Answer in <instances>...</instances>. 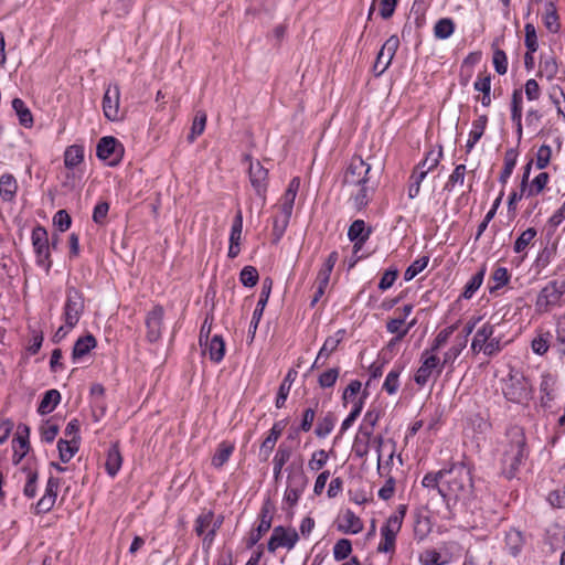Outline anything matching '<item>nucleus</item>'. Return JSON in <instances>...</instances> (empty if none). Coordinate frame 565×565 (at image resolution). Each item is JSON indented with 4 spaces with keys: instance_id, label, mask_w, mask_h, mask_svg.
<instances>
[{
    "instance_id": "nucleus-25",
    "label": "nucleus",
    "mask_w": 565,
    "mask_h": 565,
    "mask_svg": "<svg viewBox=\"0 0 565 565\" xmlns=\"http://www.w3.org/2000/svg\"><path fill=\"white\" fill-rule=\"evenodd\" d=\"M371 230L365 227L363 220H355L349 227L348 237L354 242L355 252L359 250L367 241Z\"/></svg>"
},
{
    "instance_id": "nucleus-40",
    "label": "nucleus",
    "mask_w": 565,
    "mask_h": 565,
    "mask_svg": "<svg viewBox=\"0 0 565 565\" xmlns=\"http://www.w3.org/2000/svg\"><path fill=\"white\" fill-rule=\"evenodd\" d=\"M355 190L351 191V200L353 201V204L356 209L361 210L362 207L366 206L369 203L372 188H370L367 184L362 185H352Z\"/></svg>"
},
{
    "instance_id": "nucleus-52",
    "label": "nucleus",
    "mask_w": 565,
    "mask_h": 565,
    "mask_svg": "<svg viewBox=\"0 0 565 565\" xmlns=\"http://www.w3.org/2000/svg\"><path fill=\"white\" fill-rule=\"evenodd\" d=\"M457 327H458V324L455 323V324H451V326L440 330L437 333V335L435 337V339L431 343V347L428 351L436 354L437 351L448 342L449 338L455 332Z\"/></svg>"
},
{
    "instance_id": "nucleus-26",
    "label": "nucleus",
    "mask_w": 565,
    "mask_h": 565,
    "mask_svg": "<svg viewBox=\"0 0 565 565\" xmlns=\"http://www.w3.org/2000/svg\"><path fill=\"white\" fill-rule=\"evenodd\" d=\"M292 449L289 445L281 443L273 458V476L276 481L281 478L282 468L289 461Z\"/></svg>"
},
{
    "instance_id": "nucleus-20",
    "label": "nucleus",
    "mask_w": 565,
    "mask_h": 565,
    "mask_svg": "<svg viewBox=\"0 0 565 565\" xmlns=\"http://www.w3.org/2000/svg\"><path fill=\"white\" fill-rule=\"evenodd\" d=\"M451 548L452 546H444L440 550H425L419 555V563L422 565H448L452 562Z\"/></svg>"
},
{
    "instance_id": "nucleus-1",
    "label": "nucleus",
    "mask_w": 565,
    "mask_h": 565,
    "mask_svg": "<svg viewBox=\"0 0 565 565\" xmlns=\"http://www.w3.org/2000/svg\"><path fill=\"white\" fill-rule=\"evenodd\" d=\"M443 499L449 503L462 502L467 504L475 497L472 471L463 462L452 463L444 471V486L440 490Z\"/></svg>"
},
{
    "instance_id": "nucleus-11",
    "label": "nucleus",
    "mask_w": 565,
    "mask_h": 565,
    "mask_svg": "<svg viewBox=\"0 0 565 565\" xmlns=\"http://www.w3.org/2000/svg\"><path fill=\"white\" fill-rule=\"evenodd\" d=\"M399 531L401 516H388L380 530L381 540L377 545V552L393 554L395 552L396 536Z\"/></svg>"
},
{
    "instance_id": "nucleus-24",
    "label": "nucleus",
    "mask_w": 565,
    "mask_h": 565,
    "mask_svg": "<svg viewBox=\"0 0 565 565\" xmlns=\"http://www.w3.org/2000/svg\"><path fill=\"white\" fill-rule=\"evenodd\" d=\"M203 354H207L214 363H220L225 355V342L222 335L215 334L210 340L203 341Z\"/></svg>"
},
{
    "instance_id": "nucleus-53",
    "label": "nucleus",
    "mask_w": 565,
    "mask_h": 565,
    "mask_svg": "<svg viewBox=\"0 0 565 565\" xmlns=\"http://www.w3.org/2000/svg\"><path fill=\"white\" fill-rule=\"evenodd\" d=\"M427 175V170H418L414 169L411 178H409V186H408V198L415 199L420 191V184Z\"/></svg>"
},
{
    "instance_id": "nucleus-39",
    "label": "nucleus",
    "mask_w": 565,
    "mask_h": 565,
    "mask_svg": "<svg viewBox=\"0 0 565 565\" xmlns=\"http://www.w3.org/2000/svg\"><path fill=\"white\" fill-rule=\"evenodd\" d=\"M296 375H297L296 371L289 370L287 375H286V377H285V380L280 384L279 390H278V394H277V397H276V402H275L277 408H281V407L285 406V403H286L287 397H288L289 392H290L291 384L295 381Z\"/></svg>"
},
{
    "instance_id": "nucleus-49",
    "label": "nucleus",
    "mask_w": 565,
    "mask_h": 565,
    "mask_svg": "<svg viewBox=\"0 0 565 565\" xmlns=\"http://www.w3.org/2000/svg\"><path fill=\"white\" fill-rule=\"evenodd\" d=\"M233 451H234V446L232 444H227V443L220 444L216 452L214 454V456L212 458V465L215 468H221L223 465H225L228 461Z\"/></svg>"
},
{
    "instance_id": "nucleus-33",
    "label": "nucleus",
    "mask_w": 565,
    "mask_h": 565,
    "mask_svg": "<svg viewBox=\"0 0 565 565\" xmlns=\"http://www.w3.org/2000/svg\"><path fill=\"white\" fill-rule=\"evenodd\" d=\"M337 262H338V253L337 252L330 253L317 275L316 285H319V286H322L326 288L328 287L329 280H330V275H331Z\"/></svg>"
},
{
    "instance_id": "nucleus-16",
    "label": "nucleus",
    "mask_w": 565,
    "mask_h": 565,
    "mask_svg": "<svg viewBox=\"0 0 565 565\" xmlns=\"http://www.w3.org/2000/svg\"><path fill=\"white\" fill-rule=\"evenodd\" d=\"M398 46L399 40L396 35L390 36L382 45L374 64V71L377 76L382 75L388 68Z\"/></svg>"
},
{
    "instance_id": "nucleus-9",
    "label": "nucleus",
    "mask_w": 565,
    "mask_h": 565,
    "mask_svg": "<svg viewBox=\"0 0 565 565\" xmlns=\"http://www.w3.org/2000/svg\"><path fill=\"white\" fill-rule=\"evenodd\" d=\"M370 171L371 164L361 157H353L345 170L343 183L347 186L367 184Z\"/></svg>"
},
{
    "instance_id": "nucleus-61",
    "label": "nucleus",
    "mask_w": 565,
    "mask_h": 565,
    "mask_svg": "<svg viewBox=\"0 0 565 565\" xmlns=\"http://www.w3.org/2000/svg\"><path fill=\"white\" fill-rule=\"evenodd\" d=\"M258 271L253 266H245L239 274V280L245 287H254L258 281Z\"/></svg>"
},
{
    "instance_id": "nucleus-46",
    "label": "nucleus",
    "mask_w": 565,
    "mask_h": 565,
    "mask_svg": "<svg viewBox=\"0 0 565 565\" xmlns=\"http://www.w3.org/2000/svg\"><path fill=\"white\" fill-rule=\"evenodd\" d=\"M79 443L78 440H64L60 439L57 443V449L60 452V459L63 462H68L77 452Z\"/></svg>"
},
{
    "instance_id": "nucleus-13",
    "label": "nucleus",
    "mask_w": 565,
    "mask_h": 565,
    "mask_svg": "<svg viewBox=\"0 0 565 565\" xmlns=\"http://www.w3.org/2000/svg\"><path fill=\"white\" fill-rule=\"evenodd\" d=\"M298 540L299 535L295 529L279 525L274 527L267 548L271 553L279 547H285L290 551L296 546Z\"/></svg>"
},
{
    "instance_id": "nucleus-31",
    "label": "nucleus",
    "mask_w": 565,
    "mask_h": 565,
    "mask_svg": "<svg viewBox=\"0 0 565 565\" xmlns=\"http://www.w3.org/2000/svg\"><path fill=\"white\" fill-rule=\"evenodd\" d=\"M345 334V330H338L333 335L326 339L322 348L318 353V359H323L322 363L337 350Z\"/></svg>"
},
{
    "instance_id": "nucleus-37",
    "label": "nucleus",
    "mask_w": 565,
    "mask_h": 565,
    "mask_svg": "<svg viewBox=\"0 0 565 565\" xmlns=\"http://www.w3.org/2000/svg\"><path fill=\"white\" fill-rule=\"evenodd\" d=\"M17 190V180L12 174L0 177V195L4 201H11L15 196Z\"/></svg>"
},
{
    "instance_id": "nucleus-41",
    "label": "nucleus",
    "mask_w": 565,
    "mask_h": 565,
    "mask_svg": "<svg viewBox=\"0 0 565 565\" xmlns=\"http://www.w3.org/2000/svg\"><path fill=\"white\" fill-rule=\"evenodd\" d=\"M270 526H271V516L269 514V511L267 508H263L262 512H260L259 524L256 529V532H253L250 534V539H249L250 545L256 544L262 539V536L267 531H269Z\"/></svg>"
},
{
    "instance_id": "nucleus-56",
    "label": "nucleus",
    "mask_w": 565,
    "mask_h": 565,
    "mask_svg": "<svg viewBox=\"0 0 565 565\" xmlns=\"http://www.w3.org/2000/svg\"><path fill=\"white\" fill-rule=\"evenodd\" d=\"M269 290H270V287H268V289L266 290V287L264 286L263 287V291L260 294V297L258 299V302H257V306L253 312V318H252V321H250V328H253L254 330H256L257 326H258V322L263 316V311L265 309V306L268 301V297H269Z\"/></svg>"
},
{
    "instance_id": "nucleus-2",
    "label": "nucleus",
    "mask_w": 565,
    "mask_h": 565,
    "mask_svg": "<svg viewBox=\"0 0 565 565\" xmlns=\"http://www.w3.org/2000/svg\"><path fill=\"white\" fill-rule=\"evenodd\" d=\"M527 455L529 450L523 428L511 426L507 431V444L501 458L502 473L505 478L512 479L515 477Z\"/></svg>"
},
{
    "instance_id": "nucleus-22",
    "label": "nucleus",
    "mask_w": 565,
    "mask_h": 565,
    "mask_svg": "<svg viewBox=\"0 0 565 565\" xmlns=\"http://www.w3.org/2000/svg\"><path fill=\"white\" fill-rule=\"evenodd\" d=\"M60 481L55 477H50L46 482L45 492L36 503V513H46L54 507Z\"/></svg>"
},
{
    "instance_id": "nucleus-54",
    "label": "nucleus",
    "mask_w": 565,
    "mask_h": 565,
    "mask_svg": "<svg viewBox=\"0 0 565 565\" xmlns=\"http://www.w3.org/2000/svg\"><path fill=\"white\" fill-rule=\"evenodd\" d=\"M465 175H466V166L465 164H458L455 167L451 174L448 177L447 182L444 185V190L451 192L456 184H463L465 182Z\"/></svg>"
},
{
    "instance_id": "nucleus-8",
    "label": "nucleus",
    "mask_w": 565,
    "mask_h": 565,
    "mask_svg": "<svg viewBox=\"0 0 565 565\" xmlns=\"http://www.w3.org/2000/svg\"><path fill=\"white\" fill-rule=\"evenodd\" d=\"M31 239L36 255V264L49 271L52 266V260L50 258V244L46 230L42 226L34 227Z\"/></svg>"
},
{
    "instance_id": "nucleus-47",
    "label": "nucleus",
    "mask_w": 565,
    "mask_h": 565,
    "mask_svg": "<svg viewBox=\"0 0 565 565\" xmlns=\"http://www.w3.org/2000/svg\"><path fill=\"white\" fill-rule=\"evenodd\" d=\"M536 236V230L533 227H529L525 231H523L520 236L514 242L513 250L518 254L524 253L523 257L526 255V248L532 243V241Z\"/></svg>"
},
{
    "instance_id": "nucleus-44",
    "label": "nucleus",
    "mask_w": 565,
    "mask_h": 565,
    "mask_svg": "<svg viewBox=\"0 0 565 565\" xmlns=\"http://www.w3.org/2000/svg\"><path fill=\"white\" fill-rule=\"evenodd\" d=\"M455 28L452 19H439L434 25V35L438 40H447L454 34Z\"/></svg>"
},
{
    "instance_id": "nucleus-50",
    "label": "nucleus",
    "mask_w": 565,
    "mask_h": 565,
    "mask_svg": "<svg viewBox=\"0 0 565 565\" xmlns=\"http://www.w3.org/2000/svg\"><path fill=\"white\" fill-rule=\"evenodd\" d=\"M444 471L445 469H441L437 472L426 473L422 480L423 487L436 490L438 494H440V490L444 486Z\"/></svg>"
},
{
    "instance_id": "nucleus-35",
    "label": "nucleus",
    "mask_w": 565,
    "mask_h": 565,
    "mask_svg": "<svg viewBox=\"0 0 565 565\" xmlns=\"http://www.w3.org/2000/svg\"><path fill=\"white\" fill-rule=\"evenodd\" d=\"M96 347V339L92 334L81 337L74 344L72 358L78 360L89 353L92 349Z\"/></svg>"
},
{
    "instance_id": "nucleus-30",
    "label": "nucleus",
    "mask_w": 565,
    "mask_h": 565,
    "mask_svg": "<svg viewBox=\"0 0 565 565\" xmlns=\"http://www.w3.org/2000/svg\"><path fill=\"white\" fill-rule=\"evenodd\" d=\"M121 463L122 457L119 451L118 444H113L107 451V458L105 462L107 473L114 478L120 470Z\"/></svg>"
},
{
    "instance_id": "nucleus-64",
    "label": "nucleus",
    "mask_w": 565,
    "mask_h": 565,
    "mask_svg": "<svg viewBox=\"0 0 565 565\" xmlns=\"http://www.w3.org/2000/svg\"><path fill=\"white\" fill-rule=\"evenodd\" d=\"M335 424V419L332 415H327L322 419L319 420L316 427V435L320 438L327 437L333 429Z\"/></svg>"
},
{
    "instance_id": "nucleus-45",
    "label": "nucleus",
    "mask_w": 565,
    "mask_h": 565,
    "mask_svg": "<svg viewBox=\"0 0 565 565\" xmlns=\"http://www.w3.org/2000/svg\"><path fill=\"white\" fill-rule=\"evenodd\" d=\"M12 108L14 109L22 126L28 128L33 125V116L31 110L26 107L25 103L21 98H14L12 100Z\"/></svg>"
},
{
    "instance_id": "nucleus-60",
    "label": "nucleus",
    "mask_w": 565,
    "mask_h": 565,
    "mask_svg": "<svg viewBox=\"0 0 565 565\" xmlns=\"http://www.w3.org/2000/svg\"><path fill=\"white\" fill-rule=\"evenodd\" d=\"M556 345L562 355H565V313L556 320Z\"/></svg>"
},
{
    "instance_id": "nucleus-38",
    "label": "nucleus",
    "mask_w": 565,
    "mask_h": 565,
    "mask_svg": "<svg viewBox=\"0 0 565 565\" xmlns=\"http://www.w3.org/2000/svg\"><path fill=\"white\" fill-rule=\"evenodd\" d=\"M486 275V267L482 266L466 284L461 297L463 299H471L476 291L481 287Z\"/></svg>"
},
{
    "instance_id": "nucleus-21",
    "label": "nucleus",
    "mask_w": 565,
    "mask_h": 565,
    "mask_svg": "<svg viewBox=\"0 0 565 565\" xmlns=\"http://www.w3.org/2000/svg\"><path fill=\"white\" fill-rule=\"evenodd\" d=\"M163 320V309L160 306L154 307L146 318L147 339L149 342H157L161 338Z\"/></svg>"
},
{
    "instance_id": "nucleus-63",
    "label": "nucleus",
    "mask_w": 565,
    "mask_h": 565,
    "mask_svg": "<svg viewBox=\"0 0 565 565\" xmlns=\"http://www.w3.org/2000/svg\"><path fill=\"white\" fill-rule=\"evenodd\" d=\"M329 460V454L323 450H316L308 462V467L311 471L320 470Z\"/></svg>"
},
{
    "instance_id": "nucleus-62",
    "label": "nucleus",
    "mask_w": 565,
    "mask_h": 565,
    "mask_svg": "<svg viewBox=\"0 0 565 565\" xmlns=\"http://www.w3.org/2000/svg\"><path fill=\"white\" fill-rule=\"evenodd\" d=\"M339 373H340L339 367H332V369H329V370L324 371L323 373H321L318 379V383H319L320 387H322V388L332 387L339 377Z\"/></svg>"
},
{
    "instance_id": "nucleus-23",
    "label": "nucleus",
    "mask_w": 565,
    "mask_h": 565,
    "mask_svg": "<svg viewBox=\"0 0 565 565\" xmlns=\"http://www.w3.org/2000/svg\"><path fill=\"white\" fill-rule=\"evenodd\" d=\"M286 471V487L305 491L308 484V478L303 471L302 465L292 462L287 467Z\"/></svg>"
},
{
    "instance_id": "nucleus-17",
    "label": "nucleus",
    "mask_w": 565,
    "mask_h": 565,
    "mask_svg": "<svg viewBox=\"0 0 565 565\" xmlns=\"http://www.w3.org/2000/svg\"><path fill=\"white\" fill-rule=\"evenodd\" d=\"M565 294V281H550L539 294L536 306L541 309H547L556 305Z\"/></svg>"
},
{
    "instance_id": "nucleus-19",
    "label": "nucleus",
    "mask_w": 565,
    "mask_h": 565,
    "mask_svg": "<svg viewBox=\"0 0 565 565\" xmlns=\"http://www.w3.org/2000/svg\"><path fill=\"white\" fill-rule=\"evenodd\" d=\"M284 428H285L284 422H276L273 425V427L269 429L267 436L262 441L260 447H259L258 457H259L260 461L266 462L269 459L273 450L275 449V446H276L278 439L281 436Z\"/></svg>"
},
{
    "instance_id": "nucleus-3",
    "label": "nucleus",
    "mask_w": 565,
    "mask_h": 565,
    "mask_svg": "<svg viewBox=\"0 0 565 565\" xmlns=\"http://www.w3.org/2000/svg\"><path fill=\"white\" fill-rule=\"evenodd\" d=\"M300 188V179L295 177L290 180L287 190L276 205L277 213L273 221V234L279 241L285 234L292 215L295 200Z\"/></svg>"
},
{
    "instance_id": "nucleus-57",
    "label": "nucleus",
    "mask_w": 565,
    "mask_h": 565,
    "mask_svg": "<svg viewBox=\"0 0 565 565\" xmlns=\"http://www.w3.org/2000/svg\"><path fill=\"white\" fill-rule=\"evenodd\" d=\"M516 164V153L513 150H509L504 157V167L500 173L499 181L505 184L511 177L513 169Z\"/></svg>"
},
{
    "instance_id": "nucleus-4",
    "label": "nucleus",
    "mask_w": 565,
    "mask_h": 565,
    "mask_svg": "<svg viewBox=\"0 0 565 565\" xmlns=\"http://www.w3.org/2000/svg\"><path fill=\"white\" fill-rule=\"evenodd\" d=\"M502 392L508 401L522 404L531 398L532 387L522 373L511 370L503 382Z\"/></svg>"
},
{
    "instance_id": "nucleus-58",
    "label": "nucleus",
    "mask_w": 565,
    "mask_h": 565,
    "mask_svg": "<svg viewBox=\"0 0 565 565\" xmlns=\"http://www.w3.org/2000/svg\"><path fill=\"white\" fill-rule=\"evenodd\" d=\"M428 263V256H422L418 259L414 260L405 270L404 279L406 281H409L413 278H415L419 273H422L427 267Z\"/></svg>"
},
{
    "instance_id": "nucleus-32",
    "label": "nucleus",
    "mask_w": 565,
    "mask_h": 565,
    "mask_svg": "<svg viewBox=\"0 0 565 565\" xmlns=\"http://www.w3.org/2000/svg\"><path fill=\"white\" fill-rule=\"evenodd\" d=\"M504 542L508 553L515 557L522 551L524 544L523 534L515 529H511L507 532Z\"/></svg>"
},
{
    "instance_id": "nucleus-34",
    "label": "nucleus",
    "mask_w": 565,
    "mask_h": 565,
    "mask_svg": "<svg viewBox=\"0 0 565 565\" xmlns=\"http://www.w3.org/2000/svg\"><path fill=\"white\" fill-rule=\"evenodd\" d=\"M61 401V394L57 390H49L44 393L39 407L38 412L42 415H46L52 413L55 407L58 405Z\"/></svg>"
},
{
    "instance_id": "nucleus-55",
    "label": "nucleus",
    "mask_w": 565,
    "mask_h": 565,
    "mask_svg": "<svg viewBox=\"0 0 565 565\" xmlns=\"http://www.w3.org/2000/svg\"><path fill=\"white\" fill-rule=\"evenodd\" d=\"M550 175L546 172L539 173L531 182L530 185H527L526 189V196H534L540 194L548 183Z\"/></svg>"
},
{
    "instance_id": "nucleus-5",
    "label": "nucleus",
    "mask_w": 565,
    "mask_h": 565,
    "mask_svg": "<svg viewBox=\"0 0 565 565\" xmlns=\"http://www.w3.org/2000/svg\"><path fill=\"white\" fill-rule=\"evenodd\" d=\"M223 523V516H214L210 510L201 512L194 521V532L202 537L203 547L209 550L215 539L217 530Z\"/></svg>"
},
{
    "instance_id": "nucleus-15",
    "label": "nucleus",
    "mask_w": 565,
    "mask_h": 565,
    "mask_svg": "<svg viewBox=\"0 0 565 565\" xmlns=\"http://www.w3.org/2000/svg\"><path fill=\"white\" fill-rule=\"evenodd\" d=\"M103 111L110 121H117L122 118L120 111V88L117 84L107 86L103 97Z\"/></svg>"
},
{
    "instance_id": "nucleus-18",
    "label": "nucleus",
    "mask_w": 565,
    "mask_h": 565,
    "mask_svg": "<svg viewBox=\"0 0 565 565\" xmlns=\"http://www.w3.org/2000/svg\"><path fill=\"white\" fill-rule=\"evenodd\" d=\"M29 436L30 428L24 424H20L17 427L15 436L12 440V460L15 465H18L30 450Z\"/></svg>"
},
{
    "instance_id": "nucleus-48",
    "label": "nucleus",
    "mask_w": 565,
    "mask_h": 565,
    "mask_svg": "<svg viewBox=\"0 0 565 565\" xmlns=\"http://www.w3.org/2000/svg\"><path fill=\"white\" fill-rule=\"evenodd\" d=\"M84 160V150L81 146H70L64 152V164L66 168H75Z\"/></svg>"
},
{
    "instance_id": "nucleus-6",
    "label": "nucleus",
    "mask_w": 565,
    "mask_h": 565,
    "mask_svg": "<svg viewBox=\"0 0 565 565\" xmlns=\"http://www.w3.org/2000/svg\"><path fill=\"white\" fill-rule=\"evenodd\" d=\"M372 430L371 428H367L365 425H361L359 428V433L355 437V440L353 443V451L355 456L363 458L365 457L370 451L371 443L376 445V451H377V470L380 471L382 467V448L384 446V439L382 436L372 437Z\"/></svg>"
},
{
    "instance_id": "nucleus-14",
    "label": "nucleus",
    "mask_w": 565,
    "mask_h": 565,
    "mask_svg": "<svg viewBox=\"0 0 565 565\" xmlns=\"http://www.w3.org/2000/svg\"><path fill=\"white\" fill-rule=\"evenodd\" d=\"M249 182L255 190L256 195L260 199V206L266 203V193L268 186V170L265 169L259 161L249 163L248 169Z\"/></svg>"
},
{
    "instance_id": "nucleus-42",
    "label": "nucleus",
    "mask_w": 565,
    "mask_h": 565,
    "mask_svg": "<svg viewBox=\"0 0 565 565\" xmlns=\"http://www.w3.org/2000/svg\"><path fill=\"white\" fill-rule=\"evenodd\" d=\"M543 23L544 26L551 33H557L559 30V19L556 12V8L553 2H547L545 4V12L543 14Z\"/></svg>"
},
{
    "instance_id": "nucleus-12",
    "label": "nucleus",
    "mask_w": 565,
    "mask_h": 565,
    "mask_svg": "<svg viewBox=\"0 0 565 565\" xmlns=\"http://www.w3.org/2000/svg\"><path fill=\"white\" fill-rule=\"evenodd\" d=\"M96 154L109 166H116L124 156V147L115 137H103L97 143Z\"/></svg>"
},
{
    "instance_id": "nucleus-7",
    "label": "nucleus",
    "mask_w": 565,
    "mask_h": 565,
    "mask_svg": "<svg viewBox=\"0 0 565 565\" xmlns=\"http://www.w3.org/2000/svg\"><path fill=\"white\" fill-rule=\"evenodd\" d=\"M85 302L83 294L71 286L66 288V299L63 307L62 319L70 327H75L84 313Z\"/></svg>"
},
{
    "instance_id": "nucleus-10",
    "label": "nucleus",
    "mask_w": 565,
    "mask_h": 565,
    "mask_svg": "<svg viewBox=\"0 0 565 565\" xmlns=\"http://www.w3.org/2000/svg\"><path fill=\"white\" fill-rule=\"evenodd\" d=\"M422 364L418 367L414 381L416 384L424 386L427 384L434 372L439 375L443 370L444 365H441L440 359L437 356V354L429 352L428 350H425L422 353Z\"/></svg>"
},
{
    "instance_id": "nucleus-51",
    "label": "nucleus",
    "mask_w": 565,
    "mask_h": 565,
    "mask_svg": "<svg viewBox=\"0 0 565 565\" xmlns=\"http://www.w3.org/2000/svg\"><path fill=\"white\" fill-rule=\"evenodd\" d=\"M402 366H395L386 375V379L383 384V390L387 394L393 395L397 392L399 387V375L402 373Z\"/></svg>"
},
{
    "instance_id": "nucleus-29",
    "label": "nucleus",
    "mask_w": 565,
    "mask_h": 565,
    "mask_svg": "<svg viewBox=\"0 0 565 565\" xmlns=\"http://www.w3.org/2000/svg\"><path fill=\"white\" fill-rule=\"evenodd\" d=\"M339 530L343 533L349 534H358L363 530V524L361 519L354 514L351 510H347L342 515L341 523L339 524Z\"/></svg>"
},
{
    "instance_id": "nucleus-28",
    "label": "nucleus",
    "mask_w": 565,
    "mask_h": 565,
    "mask_svg": "<svg viewBox=\"0 0 565 565\" xmlns=\"http://www.w3.org/2000/svg\"><path fill=\"white\" fill-rule=\"evenodd\" d=\"M488 118L486 115L479 116L476 120L472 122V129L469 132V138L466 143V150L469 153L476 143L480 140V138L483 136L486 127H487Z\"/></svg>"
},
{
    "instance_id": "nucleus-36",
    "label": "nucleus",
    "mask_w": 565,
    "mask_h": 565,
    "mask_svg": "<svg viewBox=\"0 0 565 565\" xmlns=\"http://www.w3.org/2000/svg\"><path fill=\"white\" fill-rule=\"evenodd\" d=\"M558 73V65L554 56H542L539 64V75L545 77L547 81H552Z\"/></svg>"
},
{
    "instance_id": "nucleus-43",
    "label": "nucleus",
    "mask_w": 565,
    "mask_h": 565,
    "mask_svg": "<svg viewBox=\"0 0 565 565\" xmlns=\"http://www.w3.org/2000/svg\"><path fill=\"white\" fill-rule=\"evenodd\" d=\"M443 158V147L438 146V149H431L426 153L424 160H422L415 168L418 170H427V173L435 169Z\"/></svg>"
},
{
    "instance_id": "nucleus-59",
    "label": "nucleus",
    "mask_w": 565,
    "mask_h": 565,
    "mask_svg": "<svg viewBox=\"0 0 565 565\" xmlns=\"http://www.w3.org/2000/svg\"><path fill=\"white\" fill-rule=\"evenodd\" d=\"M493 286L490 287V291H494L505 286L510 280V274L505 267H498L491 275Z\"/></svg>"
},
{
    "instance_id": "nucleus-27",
    "label": "nucleus",
    "mask_w": 565,
    "mask_h": 565,
    "mask_svg": "<svg viewBox=\"0 0 565 565\" xmlns=\"http://www.w3.org/2000/svg\"><path fill=\"white\" fill-rule=\"evenodd\" d=\"M493 335H495V327L490 322H486L477 330L472 339L471 350L475 353L481 352L482 345H484Z\"/></svg>"
}]
</instances>
